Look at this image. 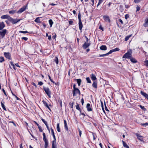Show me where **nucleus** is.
I'll return each mask as SVG.
<instances>
[{
    "label": "nucleus",
    "mask_w": 148,
    "mask_h": 148,
    "mask_svg": "<svg viewBox=\"0 0 148 148\" xmlns=\"http://www.w3.org/2000/svg\"><path fill=\"white\" fill-rule=\"evenodd\" d=\"M78 130L79 133V135L80 137L81 136L82 134V131H81L80 130L79 128H78Z\"/></svg>",
    "instance_id": "nucleus-52"
},
{
    "label": "nucleus",
    "mask_w": 148,
    "mask_h": 148,
    "mask_svg": "<svg viewBox=\"0 0 148 148\" xmlns=\"http://www.w3.org/2000/svg\"><path fill=\"white\" fill-rule=\"evenodd\" d=\"M114 52L113 51L112 49L108 53H107V54L108 55L109 54H111L112 52Z\"/></svg>",
    "instance_id": "nucleus-48"
},
{
    "label": "nucleus",
    "mask_w": 148,
    "mask_h": 148,
    "mask_svg": "<svg viewBox=\"0 0 148 148\" xmlns=\"http://www.w3.org/2000/svg\"><path fill=\"white\" fill-rule=\"evenodd\" d=\"M76 108L77 110L79 111L80 112H81V109L79 107V104H77L76 106Z\"/></svg>",
    "instance_id": "nucleus-30"
},
{
    "label": "nucleus",
    "mask_w": 148,
    "mask_h": 148,
    "mask_svg": "<svg viewBox=\"0 0 148 148\" xmlns=\"http://www.w3.org/2000/svg\"><path fill=\"white\" fill-rule=\"evenodd\" d=\"M90 76L91 79L93 81H95L97 79L95 75L93 74H91Z\"/></svg>",
    "instance_id": "nucleus-16"
},
{
    "label": "nucleus",
    "mask_w": 148,
    "mask_h": 148,
    "mask_svg": "<svg viewBox=\"0 0 148 148\" xmlns=\"http://www.w3.org/2000/svg\"><path fill=\"white\" fill-rule=\"evenodd\" d=\"M103 18L105 21L108 22L109 23L110 22V21L108 16H104L103 17Z\"/></svg>",
    "instance_id": "nucleus-12"
},
{
    "label": "nucleus",
    "mask_w": 148,
    "mask_h": 148,
    "mask_svg": "<svg viewBox=\"0 0 148 148\" xmlns=\"http://www.w3.org/2000/svg\"><path fill=\"white\" fill-rule=\"evenodd\" d=\"M136 135L137 137V138L140 140L143 141V137L140 135L139 134L136 133Z\"/></svg>",
    "instance_id": "nucleus-11"
},
{
    "label": "nucleus",
    "mask_w": 148,
    "mask_h": 148,
    "mask_svg": "<svg viewBox=\"0 0 148 148\" xmlns=\"http://www.w3.org/2000/svg\"><path fill=\"white\" fill-rule=\"evenodd\" d=\"M76 81L78 84V85L80 86L82 82V80L80 79H76Z\"/></svg>",
    "instance_id": "nucleus-22"
},
{
    "label": "nucleus",
    "mask_w": 148,
    "mask_h": 148,
    "mask_svg": "<svg viewBox=\"0 0 148 148\" xmlns=\"http://www.w3.org/2000/svg\"><path fill=\"white\" fill-rule=\"evenodd\" d=\"M107 55H107V53H106L105 54H102V55H99V56H100V57H103V56H107Z\"/></svg>",
    "instance_id": "nucleus-54"
},
{
    "label": "nucleus",
    "mask_w": 148,
    "mask_h": 148,
    "mask_svg": "<svg viewBox=\"0 0 148 148\" xmlns=\"http://www.w3.org/2000/svg\"><path fill=\"white\" fill-rule=\"evenodd\" d=\"M48 77L49 79L51 81V82H52V83H54L55 84H56V83H55L53 81V80L51 79V77H50V76L49 75H48Z\"/></svg>",
    "instance_id": "nucleus-45"
},
{
    "label": "nucleus",
    "mask_w": 148,
    "mask_h": 148,
    "mask_svg": "<svg viewBox=\"0 0 148 148\" xmlns=\"http://www.w3.org/2000/svg\"><path fill=\"white\" fill-rule=\"evenodd\" d=\"M123 144V147L126 148H129V146L124 141H122Z\"/></svg>",
    "instance_id": "nucleus-24"
},
{
    "label": "nucleus",
    "mask_w": 148,
    "mask_h": 148,
    "mask_svg": "<svg viewBox=\"0 0 148 148\" xmlns=\"http://www.w3.org/2000/svg\"><path fill=\"white\" fill-rule=\"evenodd\" d=\"M104 105H105V110L106 111H109V110H108V109L106 107V103H105V102H104Z\"/></svg>",
    "instance_id": "nucleus-53"
},
{
    "label": "nucleus",
    "mask_w": 148,
    "mask_h": 148,
    "mask_svg": "<svg viewBox=\"0 0 148 148\" xmlns=\"http://www.w3.org/2000/svg\"><path fill=\"white\" fill-rule=\"evenodd\" d=\"M7 32V30L6 29H3L0 31V38H3Z\"/></svg>",
    "instance_id": "nucleus-4"
},
{
    "label": "nucleus",
    "mask_w": 148,
    "mask_h": 148,
    "mask_svg": "<svg viewBox=\"0 0 148 148\" xmlns=\"http://www.w3.org/2000/svg\"><path fill=\"white\" fill-rule=\"evenodd\" d=\"M136 12H137V11H138L140 10V8L138 5H137L136 7Z\"/></svg>",
    "instance_id": "nucleus-51"
},
{
    "label": "nucleus",
    "mask_w": 148,
    "mask_h": 148,
    "mask_svg": "<svg viewBox=\"0 0 148 148\" xmlns=\"http://www.w3.org/2000/svg\"><path fill=\"white\" fill-rule=\"evenodd\" d=\"M86 79L88 83H91V80L89 77H87L86 78Z\"/></svg>",
    "instance_id": "nucleus-40"
},
{
    "label": "nucleus",
    "mask_w": 148,
    "mask_h": 148,
    "mask_svg": "<svg viewBox=\"0 0 148 148\" xmlns=\"http://www.w3.org/2000/svg\"><path fill=\"white\" fill-rule=\"evenodd\" d=\"M64 127L65 129L67 130H68V128L67 127V124L66 123V121L65 120H64Z\"/></svg>",
    "instance_id": "nucleus-23"
},
{
    "label": "nucleus",
    "mask_w": 148,
    "mask_h": 148,
    "mask_svg": "<svg viewBox=\"0 0 148 148\" xmlns=\"http://www.w3.org/2000/svg\"><path fill=\"white\" fill-rule=\"evenodd\" d=\"M129 17V15L128 14H126L125 15V19H127Z\"/></svg>",
    "instance_id": "nucleus-50"
},
{
    "label": "nucleus",
    "mask_w": 148,
    "mask_h": 148,
    "mask_svg": "<svg viewBox=\"0 0 148 148\" xmlns=\"http://www.w3.org/2000/svg\"><path fill=\"white\" fill-rule=\"evenodd\" d=\"M139 106L140 108L144 111H145L146 110V109L144 107V106H142L141 105H139Z\"/></svg>",
    "instance_id": "nucleus-32"
},
{
    "label": "nucleus",
    "mask_w": 148,
    "mask_h": 148,
    "mask_svg": "<svg viewBox=\"0 0 148 148\" xmlns=\"http://www.w3.org/2000/svg\"><path fill=\"white\" fill-rule=\"evenodd\" d=\"M34 21L38 23H39L41 22L39 17H37L36 18V19Z\"/></svg>",
    "instance_id": "nucleus-26"
},
{
    "label": "nucleus",
    "mask_w": 148,
    "mask_h": 148,
    "mask_svg": "<svg viewBox=\"0 0 148 148\" xmlns=\"http://www.w3.org/2000/svg\"><path fill=\"white\" fill-rule=\"evenodd\" d=\"M56 34H55V35H54L52 37V38L53 39H54L55 40H56Z\"/></svg>",
    "instance_id": "nucleus-59"
},
{
    "label": "nucleus",
    "mask_w": 148,
    "mask_h": 148,
    "mask_svg": "<svg viewBox=\"0 0 148 148\" xmlns=\"http://www.w3.org/2000/svg\"><path fill=\"white\" fill-rule=\"evenodd\" d=\"M1 106L2 107L3 109L5 110H6V109L5 108V105H4V104H3V103L2 102H1Z\"/></svg>",
    "instance_id": "nucleus-31"
},
{
    "label": "nucleus",
    "mask_w": 148,
    "mask_h": 148,
    "mask_svg": "<svg viewBox=\"0 0 148 148\" xmlns=\"http://www.w3.org/2000/svg\"><path fill=\"white\" fill-rule=\"evenodd\" d=\"M140 0H134V1L136 3H138L140 2Z\"/></svg>",
    "instance_id": "nucleus-57"
},
{
    "label": "nucleus",
    "mask_w": 148,
    "mask_h": 148,
    "mask_svg": "<svg viewBox=\"0 0 148 148\" xmlns=\"http://www.w3.org/2000/svg\"><path fill=\"white\" fill-rule=\"evenodd\" d=\"M90 45V42H85L83 45L82 47L84 49H86Z\"/></svg>",
    "instance_id": "nucleus-8"
},
{
    "label": "nucleus",
    "mask_w": 148,
    "mask_h": 148,
    "mask_svg": "<svg viewBox=\"0 0 148 148\" xmlns=\"http://www.w3.org/2000/svg\"><path fill=\"white\" fill-rule=\"evenodd\" d=\"M45 142V148H47L48 145V141L44 142Z\"/></svg>",
    "instance_id": "nucleus-33"
},
{
    "label": "nucleus",
    "mask_w": 148,
    "mask_h": 148,
    "mask_svg": "<svg viewBox=\"0 0 148 148\" xmlns=\"http://www.w3.org/2000/svg\"><path fill=\"white\" fill-rule=\"evenodd\" d=\"M38 128L39 129V131L40 132H43V130L42 128V127H41L40 126H38Z\"/></svg>",
    "instance_id": "nucleus-46"
},
{
    "label": "nucleus",
    "mask_w": 148,
    "mask_h": 148,
    "mask_svg": "<svg viewBox=\"0 0 148 148\" xmlns=\"http://www.w3.org/2000/svg\"><path fill=\"white\" fill-rule=\"evenodd\" d=\"M19 32L21 33H22L23 34H26V33H29V32L27 31H19Z\"/></svg>",
    "instance_id": "nucleus-42"
},
{
    "label": "nucleus",
    "mask_w": 148,
    "mask_h": 148,
    "mask_svg": "<svg viewBox=\"0 0 148 148\" xmlns=\"http://www.w3.org/2000/svg\"><path fill=\"white\" fill-rule=\"evenodd\" d=\"M130 61L132 62L133 63H136L137 61V60L134 58L132 57L130 59Z\"/></svg>",
    "instance_id": "nucleus-19"
},
{
    "label": "nucleus",
    "mask_w": 148,
    "mask_h": 148,
    "mask_svg": "<svg viewBox=\"0 0 148 148\" xmlns=\"http://www.w3.org/2000/svg\"><path fill=\"white\" fill-rule=\"evenodd\" d=\"M54 61L56 62L57 64H58V59L57 57H56L55 58Z\"/></svg>",
    "instance_id": "nucleus-34"
},
{
    "label": "nucleus",
    "mask_w": 148,
    "mask_h": 148,
    "mask_svg": "<svg viewBox=\"0 0 148 148\" xmlns=\"http://www.w3.org/2000/svg\"><path fill=\"white\" fill-rule=\"evenodd\" d=\"M79 30L82 32V28L83 27V25L82 24V23L81 21H79Z\"/></svg>",
    "instance_id": "nucleus-13"
},
{
    "label": "nucleus",
    "mask_w": 148,
    "mask_h": 148,
    "mask_svg": "<svg viewBox=\"0 0 148 148\" xmlns=\"http://www.w3.org/2000/svg\"><path fill=\"white\" fill-rule=\"evenodd\" d=\"M4 61V58L3 57H0V62H2Z\"/></svg>",
    "instance_id": "nucleus-41"
},
{
    "label": "nucleus",
    "mask_w": 148,
    "mask_h": 148,
    "mask_svg": "<svg viewBox=\"0 0 148 148\" xmlns=\"http://www.w3.org/2000/svg\"><path fill=\"white\" fill-rule=\"evenodd\" d=\"M57 131L59 132H60V128L59 123H58L57 124Z\"/></svg>",
    "instance_id": "nucleus-29"
},
{
    "label": "nucleus",
    "mask_w": 148,
    "mask_h": 148,
    "mask_svg": "<svg viewBox=\"0 0 148 148\" xmlns=\"http://www.w3.org/2000/svg\"><path fill=\"white\" fill-rule=\"evenodd\" d=\"M49 24L50 25V27H51L52 26L53 24V22L52 21V20L51 19H50L49 20Z\"/></svg>",
    "instance_id": "nucleus-28"
},
{
    "label": "nucleus",
    "mask_w": 148,
    "mask_h": 148,
    "mask_svg": "<svg viewBox=\"0 0 148 148\" xmlns=\"http://www.w3.org/2000/svg\"><path fill=\"white\" fill-rule=\"evenodd\" d=\"M43 88L45 93L49 98L51 97V92L48 88H46L43 86Z\"/></svg>",
    "instance_id": "nucleus-3"
},
{
    "label": "nucleus",
    "mask_w": 148,
    "mask_h": 148,
    "mask_svg": "<svg viewBox=\"0 0 148 148\" xmlns=\"http://www.w3.org/2000/svg\"><path fill=\"white\" fill-rule=\"evenodd\" d=\"M114 52L113 51L112 49L108 53H107V54L108 55L109 54H111L112 52Z\"/></svg>",
    "instance_id": "nucleus-49"
},
{
    "label": "nucleus",
    "mask_w": 148,
    "mask_h": 148,
    "mask_svg": "<svg viewBox=\"0 0 148 148\" xmlns=\"http://www.w3.org/2000/svg\"><path fill=\"white\" fill-rule=\"evenodd\" d=\"M10 64L11 65V66H13V68L14 69V70H16V68H15V66H14V64H13V62H12V61H11L10 62Z\"/></svg>",
    "instance_id": "nucleus-35"
},
{
    "label": "nucleus",
    "mask_w": 148,
    "mask_h": 148,
    "mask_svg": "<svg viewBox=\"0 0 148 148\" xmlns=\"http://www.w3.org/2000/svg\"><path fill=\"white\" fill-rule=\"evenodd\" d=\"M51 132L52 135L53 136H55L54 133V132L53 129L51 128Z\"/></svg>",
    "instance_id": "nucleus-44"
},
{
    "label": "nucleus",
    "mask_w": 148,
    "mask_h": 148,
    "mask_svg": "<svg viewBox=\"0 0 148 148\" xmlns=\"http://www.w3.org/2000/svg\"><path fill=\"white\" fill-rule=\"evenodd\" d=\"M56 140H53L52 141V148H57Z\"/></svg>",
    "instance_id": "nucleus-17"
},
{
    "label": "nucleus",
    "mask_w": 148,
    "mask_h": 148,
    "mask_svg": "<svg viewBox=\"0 0 148 148\" xmlns=\"http://www.w3.org/2000/svg\"><path fill=\"white\" fill-rule=\"evenodd\" d=\"M103 0H99V2L97 5V7H98L103 2Z\"/></svg>",
    "instance_id": "nucleus-39"
},
{
    "label": "nucleus",
    "mask_w": 148,
    "mask_h": 148,
    "mask_svg": "<svg viewBox=\"0 0 148 148\" xmlns=\"http://www.w3.org/2000/svg\"><path fill=\"white\" fill-rule=\"evenodd\" d=\"M2 90L3 91V93H4V94H5V96H7V94H6V93L5 92V90H4V89H3V88L2 89Z\"/></svg>",
    "instance_id": "nucleus-62"
},
{
    "label": "nucleus",
    "mask_w": 148,
    "mask_h": 148,
    "mask_svg": "<svg viewBox=\"0 0 148 148\" xmlns=\"http://www.w3.org/2000/svg\"><path fill=\"white\" fill-rule=\"evenodd\" d=\"M78 17L79 19V21H81V14L80 13V12H79V13L78 14Z\"/></svg>",
    "instance_id": "nucleus-38"
},
{
    "label": "nucleus",
    "mask_w": 148,
    "mask_h": 148,
    "mask_svg": "<svg viewBox=\"0 0 148 148\" xmlns=\"http://www.w3.org/2000/svg\"><path fill=\"white\" fill-rule=\"evenodd\" d=\"M50 106L51 107V105H49L48 106H47V107L49 109L50 111H51V110L50 109Z\"/></svg>",
    "instance_id": "nucleus-61"
},
{
    "label": "nucleus",
    "mask_w": 148,
    "mask_h": 148,
    "mask_svg": "<svg viewBox=\"0 0 148 148\" xmlns=\"http://www.w3.org/2000/svg\"><path fill=\"white\" fill-rule=\"evenodd\" d=\"M114 52L113 51L112 49L108 53H107V54L108 55L109 54H111L112 52Z\"/></svg>",
    "instance_id": "nucleus-47"
},
{
    "label": "nucleus",
    "mask_w": 148,
    "mask_h": 148,
    "mask_svg": "<svg viewBox=\"0 0 148 148\" xmlns=\"http://www.w3.org/2000/svg\"><path fill=\"white\" fill-rule=\"evenodd\" d=\"M16 12V10H13L9 11V13L10 14H14Z\"/></svg>",
    "instance_id": "nucleus-27"
},
{
    "label": "nucleus",
    "mask_w": 148,
    "mask_h": 148,
    "mask_svg": "<svg viewBox=\"0 0 148 148\" xmlns=\"http://www.w3.org/2000/svg\"><path fill=\"white\" fill-rule=\"evenodd\" d=\"M131 35H128L125 38V41H127V40H128L129 38L131 37Z\"/></svg>",
    "instance_id": "nucleus-36"
},
{
    "label": "nucleus",
    "mask_w": 148,
    "mask_h": 148,
    "mask_svg": "<svg viewBox=\"0 0 148 148\" xmlns=\"http://www.w3.org/2000/svg\"><path fill=\"white\" fill-rule=\"evenodd\" d=\"M141 125H145V126L148 125V123H145L141 124Z\"/></svg>",
    "instance_id": "nucleus-64"
},
{
    "label": "nucleus",
    "mask_w": 148,
    "mask_h": 148,
    "mask_svg": "<svg viewBox=\"0 0 148 148\" xmlns=\"http://www.w3.org/2000/svg\"><path fill=\"white\" fill-rule=\"evenodd\" d=\"M43 136V140L44 141V142L48 141V140L46 138V136L45 135V133H43L42 134Z\"/></svg>",
    "instance_id": "nucleus-25"
},
{
    "label": "nucleus",
    "mask_w": 148,
    "mask_h": 148,
    "mask_svg": "<svg viewBox=\"0 0 148 148\" xmlns=\"http://www.w3.org/2000/svg\"><path fill=\"white\" fill-rule=\"evenodd\" d=\"M76 85L75 84L73 85V89L72 90V93L73 96H76L77 94H78L79 95H80L81 94L79 90L77 88H76Z\"/></svg>",
    "instance_id": "nucleus-1"
},
{
    "label": "nucleus",
    "mask_w": 148,
    "mask_h": 148,
    "mask_svg": "<svg viewBox=\"0 0 148 148\" xmlns=\"http://www.w3.org/2000/svg\"><path fill=\"white\" fill-rule=\"evenodd\" d=\"M92 86L95 88H97V82L96 81H94L92 83Z\"/></svg>",
    "instance_id": "nucleus-21"
},
{
    "label": "nucleus",
    "mask_w": 148,
    "mask_h": 148,
    "mask_svg": "<svg viewBox=\"0 0 148 148\" xmlns=\"http://www.w3.org/2000/svg\"><path fill=\"white\" fill-rule=\"evenodd\" d=\"M99 29L101 30L102 31H103L104 30L103 28L101 26H100L99 27Z\"/></svg>",
    "instance_id": "nucleus-63"
},
{
    "label": "nucleus",
    "mask_w": 148,
    "mask_h": 148,
    "mask_svg": "<svg viewBox=\"0 0 148 148\" xmlns=\"http://www.w3.org/2000/svg\"><path fill=\"white\" fill-rule=\"evenodd\" d=\"M100 49L102 50H106L107 49V47L106 45H102L100 47Z\"/></svg>",
    "instance_id": "nucleus-18"
},
{
    "label": "nucleus",
    "mask_w": 148,
    "mask_h": 148,
    "mask_svg": "<svg viewBox=\"0 0 148 148\" xmlns=\"http://www.w3.org/2000/svg\"><path fill=\"white\" fill-rule=\"evenodd\" d=\"M10 17V16L7 14L2 15L1 17V18L2 19H7L9 21V19Z\"/></svg>",
    "instance_id": "nucleus-10"
},
{
    "label": "nucleus",
    "mask_w": 148,
    "mask_h": 148,
    "mask_svg": "<svg viewBox=\"0 0 148 148\" xmlns=\"http://www.w3.org/2000/svg\"><path fill=\"white\" fill-rule=\"evenodd\" d=\"M140 94L143 95L145 98L148 100V94L146 93L143 92L142 91H141Z\"/></svg>",
    "instance_id": "nucleus-9"
},
{
    "label": "nucleus",
    "mask_w": 148,
    "mask_h": 148,
    "mask_svg": "<svg viewBox=\"0 0 148 148\" xmlns=\"http://www.w3.org/2000/svg\"><path fill=\"white\" fill-rule=\"evenodd\" d=\"M21 20L20 19H14L11 17L9 19V21L13 24H16L19 22Z\"/></svg>",
    "instance_id": "nucleus-5"
},
{
    "label": "nucleus",
    "mask_w": 148,
    "mask_h": 148,
    "mask_svg": "<svg viewBox=\"0 0 148 148\" xmlns=\"http://www.w3.org/2000/svg\"><path fill=\"white\" fill-rule=\"evenodd\" d=\"M143 26L145 27H148V18L145 19V23L144 24Z\"/></svg>",
    "instance_id": "nucleus-20"
},
{
    "label": "nucleus",
    "mask_w": 148,
    "mask_h": 148,
    "mask_svg": "<svg viewBox=\"0 0 148 148\" xmlns=\"http://www.w3.org/2000/svg\"><path fill=\"white\" fill-rule=\"evenodd\" d=\"M22 39L25 41H27L28 39V38L26 37H23L22 38Z\"/></svg>",
    "instance_id": "nucleus-56"
},
{
    "label": "nucleus",
    "mask_w": 148,
    "mask_h": 148,
    "mask_svg": "<svg viewBox=\"0 0 148 148\" xmlns=\"http://www.w3.org/2000/svg\"><path fill=\"white\" fill-rule=\"evenodd\" d=\"M27 7V6H24L22 8H20L19 10H18L17 12L18 14H20L23 12V11H25V10L26 9Z\"/></svg>",
    "instance_id": "nucleus-6"
},
{
    "label": "nucleus",
    "mask_w": 148,
    "mask_h": 148,
    "mask_svg": "<svg viewBox=\"0 0 148 148\" xmlns=\"http://www.w3.org/2000/svg\"><path fill=\"white\" fill-rule=\"evenodd\" d=\"M69 23L70 25H72L73 24V21H69Z\"/></svg>",
    "instance_id": "nucleus-55"
},
{
    "label": "nucleus",
    "mask_w": 148,
    "mask_h": 148,
    "mask_svg": "<svg viewBox=\"0 0 148 148\" xmlns=\"http://www.w3.org/2000/svg\"><path fill=\"white\" fill-rule=\"evenodd\" d=\"M4 55L7 59L9 60H11V54L9 52H5Z\"/></svg>",
    "instance_id": "nucleus-7"
},
{
    "label": "nucleus",
    "mask_w": 148,
    "mask_h": 148,
    "mask_svg": "<svg viewBox=\"0 0 148 148\" xmlns=\"http://www.w3.org/2000/svg\"><path fill=\"white\" fill-rule=\"evenodd\" d=\"M145 64L148 67V60H146L145 62Z\"/></svg>",
    "instance_id": "nucleus-58"
},
{
    "label": "nucleus",
    "mask_w": 148,
    "mask_h": 148,
    "mask_svg": "<svg viewBox=\"0 0 148 148\" xmlns=\"http://www.w3.org/2000/svg\"><path fill=\"white\" fill-rule=\"evenodd\" d=\"M41 120L44 123L45 125H47V122L46 121H45L44 119H43L42 118L41 119Z\"/></svg>",
    "instance_id": "nucleus-43"
},
{
    "label": "nucleus",
    "mask_w": 148,
    "mask_h": 148,
    "mask_svg": "<svg viewBox=\"0 0 148 148\" xmlns=\"http://www.w3.org/2000/svg\"><path fill=\"white\" fill-rule=\"evenodd\" d=\"M42 102L45 106H46V107H47V106H48V104L45 101L43 100L42 101Z\"/></svg>",
    "instance_id": "nucleus-37"
},
{
    "label": "nucleus",
    "mask_w": 148,
    "mask_h": 148,
    "mask_svg": "<svg viewBox=\"0 0 148 148\" xmlns=\"http://www.w3.org/2000/svg\"><path fill=\"white\" fill-rule=\"evenodd\" d=\"M132 52L131 51H128L126 53H125L122 57L123 58H125L128 59H130L132 56Z\"/></svg>",
    "instance_id": "nucleus-2"
},
{
    "label": "nucleus",
    "mask_w": 148,
    "mask_h": 148,
    "mask_svg": "<svg viewBox=\"0 0 148 148\" xmlns=\"http://www.w3.org/2000/svg\"><path fill=\"white\" fill-rule=\"evenodd\" d=\"M86 108L88 111H91L92 110L91 108L90 107V104L89 103H87V104Z\"/></svg>",
    "instance_id": "nucleus-15"
},
{
    "label": "nucleus",
    "mask_w": 148,
    "mask_h": 148,
    "mask_svg": "<svg viewBox=\"0 0 148 148\" xmlns=\"http://www.w3.org/2000/svg\"><path fill=\"white\" fill-rule=\"evenodd\" d=\"M5 27V25L3 22L1 23H0V30H3V29Z\"/></svg>",
    "instance_id": "nucleus-14"
},
{
    "label": "nucleus",
    "mask_w": 148,
    "mask_h": 148,
    "mask_svg": "<svg viewBox=\"0 0 148 148\" xmlns=\"http://www.w3.org/2000/svg\"><path fill=\"white\" fill-rule=\"evenodd\" d=\"M43 84V83L41 82H38V85L40 86H42Z\"/></svg>",
    "instance_id": "nucleus-60"
}]
</instances>
